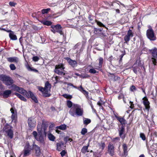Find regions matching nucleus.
Listing matches in <instances>:
<instances>
[{
    "label": "nucleus",
    "mask_w": 157,
    "mask_h": 157,
    "mask_svg": "<svg viewBox=\"0 0 157 157\" xmlns=\"http://www.w3.org/2000/svg\"><path fill=\"white\" fill-rule=\"evenodd\" d=\"M83 111L81 106L77 104H74L72 107L70 109L69 113L72 116L75 115L78 116H82L83 114Z\"/></svg>",
    "instance_id": "1"
},
{
    "label": "nucleus",
    "mask_w": 157,
    "mask_h": 157,
    "mask_svg": "<svg viewBox=\"0 0 157 157\" xmlns=\"http://www.w3.org/2000/svg\"><path fill=\"white\" fill-rule=\"evenodd\" d=\"M0 80L7 86L12 85L14 82L13 80L11 78L3 75H0Z\"/></svg>",
    "instance_id": "2"
},
{
    "label": "nucleus",
    "mask_w": 157,
    "mask_h": 157,
    "mask_svg": "<svg viewBox=\"0 0 157 157\" xmlns=\"http://www.w3.org/2000/svg\"><path fill=\"white\" fill-rule=\"evenodd\" d=\"M13 127L7 124L4 126L3 128V132L10 139L13 137V132L12 130Z\"/></svg>",
    "instance_id": "3"
},
{
    "label": "nucleus",
    "mask_w": 157,
    "mask_h": 157,
    "mask_svg": "<svg viewBox=\"0 0 157 157\" xmlns=\"http://www.w3.org/2000/svg\"><path fill=\"white\" fill-rule=\"evenodd\" d=\"M149 29L146 32L147 37L151 40H156V37L155 36L154 31L150 26H149Z\"/></svg>",
    "instance_id": "4"
},
{
    "label": "nucleus",
    "mask_w": 157,
    "mask_h": 157,
    "mask_svg": "<svg viewBox=\"0 0 157 157\" xmlns=\"http://www.w3.org/2000/svg\"><path fill=\"white\" fill-rule=\"evenodd\" d=\"M51 85L48 82H46L45 86L44 87L46 93H44V97H48L51 96V94L50 93Z\"/></svg>",
    "instance_id": "5"
},
{
    "label": "nucleus",
    "mask_w": 157,
    "mask_h": 157,
    "mask_svg": "<svg viewBox=\"0 0 157 157\" xmlns=\"http://www.w3.org/2000/svg\"><path fill=\"white\" fill-rule=\"evenodd\" d=\"M64 69V67H63V65L59 64L55 66L54 71L55 73L59 75H62L63 74V75H64L65 73L63 72Z\"/></svg>",
    "instance_id": "6"
},
{
    "label": "nucleus",
    "mask_w": 157,
    "mask_h": 157,
    "mask_svg": "<svg viewBox=\"0 0 157 157\" xmlns=\"http://www.w3.org/2000/svg\"><path fill=\"white\" fill-rule=\"evenodd\" d=\"M51 31L55 33L57 32L61 35H63V33L62 31V27L60 25H57L52 26Z\"/></svg>",
    "instance_id": "7"
},
{
    "label": "nucleus",
    "mask_w": 157,
    "mask_h": 157,
    "mask_svg": "<svg viewBox=\"0 0 157 157\" xmlns=\"http://www.w3.org/2000/svg\"><path fill=\"white\" fill-rule=\"evenodd\" d=\"M150 52L151 53L152 56L153 57L151 59V61L155 65H156V60L155 58H157V48H154L150 50Z\"/></svg>",
    "instance_id": "8"
},
{
    "label": "nucleus",
    "mask_w": 157,
    "mask_h": 157,
    "mask_svg": "<svg viewBox=\"0 0 157 157\" xmlns=\"http://www.w3.org/2000/svg\"><path fill=\"white\" fill-rule=\"evenodd\" d=\"M12 87L15 90L18 92L20 93L23 94L24 95H26V96H28V92L22 88H20L15 85H12Z\"/></svg>",
    "instance_id": "9"
},
{
    "label": "nucleus",
    "mask_w": 157,
    "mask_h": 157,
    "mask_svg": "<svg viewBox=\"0 0 157 157\" xmlns=\"http://www.w3.org/2000/svg\"><path fill=\"white\" fill-rule=\"evenodd\" d=\"M133 36V34L132 30L131 29H129L128 31L127 35L124 37V40L125 41L124 43L128 44V41L130 40V38L132 37Z\"/></svg>",
    "instance_id": "10"
},
{
    "label": "nucleus",
    "mask_w": 157,
    "mask_h": 157,
    "mask_svg": "<svg viewBox=\"0 0 157 157\" xmlns=\"http://www.w3.org/2000/svg\"><path fill=\"white\" fill-rule=\"evenodd\" d=\"M65 59L67 61L69 64L73 67L74 68L77 67V63L76 61L73 60L68 57L65 58Z\"/></svg>",
    "instance_id": "11"
},
{
    "label": "nucleus",
    "mask_w": 157,
    "mask_h": 157,
    "mask_svg": "<svg viewBox=\"0 0 157 157\" xmlns=\"http://www.w3.org/2000/svg\"><path fill=\"white\" fill-rule=\"evenodd\" d=\"M28 123L29 127L30 128H33L36 126V121L34 118L31 117L29 118Z\"/></svg>",
    "instance_id": "12"
},
{
    "label": "nucleus",
    "mask_w": 157,
    "mask_h": 157,
    "mask_svg": "<svg viewBox=\"0 0 157 157\" xmlns=\"http://www.w3.org/2000/svg\"><path fill=\"white\" fill-rule=\"evenodd\" d=\"M143 103L144 105L145 109L147 110V111H148L150 108V106L149 105L150 103L148 100V99L147 98L144 97L143 98Z\"/></svg>",
    "instance_id": "13"
},
{
    "label": "nucleus",
    "mask_w": 157,
    "mask_h": 157,
    "mask_svg": "<svg viewBox=\"0 0 157 157\" xmlns=\"http://www.w3.org/2000/svg\"><path fill=\"white\" fill-rule=\"evenodd\" d=\"M27 94V97H30L35 103H37L38 102V101L36 97L31 91H29L28 92Z\"/></svg>",
    "instance_id": "14"
},
{
    "label": "nucleus",
    "mask_w": 157,
    "mask_h": 157,
    "mask_svg": "<svg viewBox=\"0 0 157 157\" xmlns=\"http://www.w3.org/2000/svg\"><path fill=\"white\" fill-rule=\"evenodd\" d=\"M114 146L111 144H109L108 146V151L111 156L114 155Z\"/></svg>",
    "instance_id": "15"
},
{
    "label": "nucleus",
    "mask_w": 157,
    "mask_h": 157,
    "mask_svg": "<svg viewBox=\"0 0 157 157\" xmlns=\"http://www.w3.org/2000/svg\"><path fill=\"white\" fill-rule=\"evenodd\" d=\"M10 111L12 113L11 118L12 121H13L17 117V112L15 109V108H11L10 109Z\"/></svg>",
    "instance_id": "16"
},
{
    "label": "nucleus",
    "mask_w": 157,
    "mask_h": 157,
    "mask_svg": "<svg viewBox=\"0 0 157 157\" xmlns=\"http://www.w3.org/2000/svg\"><path fill=\"white\" fill-rule=\"evenodd\" d=\"M7 61L11 63L14 62L17 63L19 61V59L16 57H10L7 58Z\"/></svg>",
    "instance_id": "17"
},
{
    "label": "nucleus",
    "mask_w": 157,
    "mask_h": 157,
    "mask_svg": "<svg viewBox=\"0 0 157 157\" xmlns=\"http://www.w3.org/2000/svg\"><path fill=\"white\" fill-rule=\"evenodd\" d=\"M34 149L35 151L36 155L39 156L40 153V147L36 144H33V148Z\"/></svg>",
    "instance_id": "18"
},
{
    "label": "nucleus",
    "mask_w": 157,
    "mask_h": 157,
    "mask_svg": "<svg viewBox=\"0 0 157 157\" xmlns=\"http://www.w3.org/2000/svg\"><path fill=\"white\" fill-rule=\"evenodd\" d=\"M36 140L40 142L43 144H44V138L43 136L42 135L41 133H39L38 134V136L36 139Z\"/></svg>",
    "instance_id": "19"
},
{
    "label": "nucleus",
    "mask_w": 157,
    "mask_h": 157,
    "mask_svg": "<svg viewBox=\"0 0 157 157\" xmlns=\"http://www.w3.org/2000/svg\"><path fill=\"white\" fill-rule=\"evenodd\" d=\"M119 131V135L122 139H124L125 137V135L124 134L125 130L124 126L122 125Z\"/></svg>",
    "instance_id": "20"
},
{
    "label": "nucleus",
    "mask_w": 157,
    "mask_h": 157,
    "mask_svg": "<svg viewBox=\"0 0 157 157\" xmlns=\"http://www.w3.org/2000/svg\"><path fill=\"white\" fill-rule=\"evenodd\" d=\"M136 66H135V64H134L132 67V70L133 72L136 74H137L138 72H140V65L139 64H138V66H136Z\"/></svg>",
    "instance_id": "21"
},
{
    "label": "nucleus",
    "mask_w": 157,
    "mask_h": 157,
    "mask_svg": "<svg viewBox=\"0 0 157 157\" xmlns=\"http://www.w3.org/2000/svg\"><path fill=\"white\" fill-rule=\"evenodd\" d=\"M117 119L121 123L122 125L124 126L126 123V120L123 117H120L116 116Z\"/></svg>",
    "instance_id": "22"
},
{
    "label": "nucleus",
    "mask_w": 157,
    "mask_h": 157,
    "mask_svg": "<svg viewBox=\"0 0 157 157\" xmlns=\"http://www.w3.org/2000/svg\"><path fill=\"white\" fill-rule=\"evenodd\" d=\"M122 147L123 150V153L122 154V156H125L128 155L127 146L126 144H123L122 145Z\"/></svg>",
    "instance_id": "23"
},
{
    "label": "nucleus",
    "mask_w": 157,
    "mask_h": 157,
    "mask_svg": "<svg viewBox=\"0 0 157 157\" xmlns=\"http://www.w3.org/2000/svg\"><path fill=\"white\" fill-rule=\"evenodd\" d=\"M103 59L102 57H100L99 59V64L98 66H95V68L98 70L101 68L102 67V64L103 63Z\"/></svg>",
    "instance_id": "24"
},
{
    "label": "nucleus",
    "mask_w": 157,
    "mask_h": 157,
    "mask_svg": "<svg viewBox=\"0 0 157 157\" xmlns=\"http://www.w3.org/2000/svg\"><path fill=\"white\" fill-rule=\"evenodd\" d=\"M64 143L60 142L56 144L57 149L59 151H61L63 148L64 147Z\"/></svg>",
    "instance_id": "25"
},
{
    "label": "nucleus",
    "mask_w": 157,
    "mask_h": 157,
    "mask_svg": "<svg viewBox=\"0 0 157 157\" xmlns=\"http://www.w3.org/2000/svg\"><path fill=\"white\" fill-rule=\"evenodd\" d=\"M11 93V90H6L4 91L3 96L7 98Z\"/></svg>",
    "instance_id": "26"
},
{
    "label": "nucleus",
    "mask_w": 157,
    "mask_h": 157,
    "mask_svg": "<svg viewBox=\"0 0 157 157\" xmlns=\"http://www.w3.org/2000/svg\"><path fill=\"white\" fill-rule=\"evenodd\" d=\"M9 36L10 39L11 40H17V37L16 35L14 34L13 32L10 33L9 34Z\"/></svg>",
    "instance_id": "27"
},
{
    "label": "nucleus",
    "mask_w": 157,
    "mask_h": 157,
    "mask_svg": "<svg viewBox=\"0 0 157 157\" xmlns=\"http://www.w3.org/2000/svg\"><path fill=\"white\" fill-rule=\"evenodd\" d=\"M31 150L28 149H25L24 150V157L29 156L30 154Z\"/></svg>",
    "instance_id": "28"
},
{
    "label": "nucleus",
    "mask_w": 157,
    "mask_h": 157,
    "mask_svg": "<svg viewBox=\"0 0 157 157\" xmlns=\"http://www.w3.org/2000/svg\"><path fill=\"white\" fill-rule=\"evenodd\" d=\"M102 28L97 29L94 28V33L95 34H97L99 36V34L101 33V31H102Z\"/></svg>",
    "instance_id": "29"
},
{
    "label": "nucleus",
    "mask_w": 157,
    "mask_h": 157,
    "mask_svg": "<svg viewBox=\"0 0 157 157\" xmlns=\"http://www.w3.org/2000/svg\"><path fill=\"white\" fill-rule=\"evenodd\" d=\"M14 94L16 95L18 98H19L21 100L24 101H26V99L23 96L21 95L20 94L17 93H15Z\"/></svg>",
    "instance_id": "30"
},
{
    "label": "nucleus",
    "mask_w": 157,
    "mask_h": 157,
    "mask_svg": "<svg viewBox=\"0 0 157 157\" xmlns=\"http://www.w3.org/2000/svg\"><path fill=\"white\" fill-rule=\"evenodd\" d=\"M98 144L100 148H101V149L102 150L104 149L105 147V144L104 142H101V143H98Z\"/></svg>",
    "instance_id": "31"
},
{
    "label": "nucleus",
    "mask_w": 157,
    "mask_h": 157,
    "mask_svg": "<svg viewBox=\"0 0 157 157\" xmlns=\"http://www.w3.org/2000/svg\"><path fill=\"white\" fill-rule=\"evenodd\" d=\"M67 126L65 124H62L59 126H57L56 128L62 130H64L66 129Z\"/></svg>",
    "instance_id": "32"
},
{
    "label": "nucleus",
    "mask_w": 157,
    "mask_h": 157,
    "mask_svg": "<svg viewBox=\"0 0 157 157\" xmlns=\"http://www.w3.org/2000/svg\"><path fill=\"white\" fill-rule=\"evenodd\" d=\"M78 90L82 92L84 94H88V93L85 90L82 86H81L78 88Z\"/></svg>",
    "instance_id": "33"
},
{
    "label": "nucleus",
    "mask_w": 157,
    "mask_h": 157,
    "mask_svg": "<svg viewBox=\"0 0 157 157\" xmlns=\"http://www.w3.org/2000/svg\"><path fill=\"white\" fill-rule=\"evenodd\" d=\"M120 140V138L119 137H117L113 139L112 142L115 144H117V143H119Z\"/></svg>",
    "instance_id": "34"
},
{
    "label": "nucleus",
    "mask_w": 157,
    "mask_h": 157,
    "mask_svg": "<svg viewBox=\"0 0 157 157\" xmlns=\"http://www.w3.org/2000/svg\"><path fill=\"white\" fill-rule=\"evenodd\" d=\"M48 138L50 140L52 141H54L55 139V137L52 134H49L48 135Z\"/></svg>",
    "instance_id": "35"
},
{
    "label": "nucleus",
    "mask_w": 157,
    "mask_h": 157,
    "mask_svg": "<svg viewBox=\"0 0 157 157\" xmlns=\"http://www.w3.org/2000/svg\"><path fill=\"white\" fill-rule=\"evenodd\" d=\"M88 146H84L82 147L81 149V152L85 154L86 153V152L87 151V150H88Z\"/></svg>",
    "instance_id": "36"
},
{
    "label": "nucleus",
    "mask_w": 157,
    "mask_h": 157,
    "mask_svg": "<svg viewBox=\"0 0 157 157\" xmlns=\"http://www.w3.org/2000/svg\"><path fill=\"white\" fill-rule=\"evenodd\" d=\"M38 90L42 92L43 96L44 97V93L45 92L46 93L44 89V88H43L41 86H38Z\"/></svg>",
    "instance_id": "37"
},
{
    "label": "nucleus",
    "mask_w": 157,
    "mask_h": 157,
    "mask_svg": "<svg viewBox=\"0 0 157 157\" xmlns=\"http://www.w3.org/2000/svg\"><path fill=\"white\" fill-rule=\"evenodd\" d=\"M63 96L67 99H71L72 98V96L71 95L67 94H64L63 95Z\"/></svg>",
    "instance_id": "38"
},
{
    "label": "nucleus",
    "mask_w": 157,
    "mask_h": 157,
    "mask_svg": "<svg viewBox=\"0 0 157 157\" xmlns=\"http://www.w3.org/2000/svg\"><path fill=\"white\" fill-rule=\"evenodd\" d=\"M50 10V8H47V9H43L41 10V12L42 14L47 13H48L49 11Z\"/></svg>",
    "instance_id": "39"
},
{
    "label": "nucleus",
    "mask_w": 157,
    "mask_h": 157,
    "mask_svg": "<svg viewBox=\"0 0 157 157\" xmlns=\"http://www.w3.org/2000/svg\"><path fill=\"white\" fill-rule=\"evenodd\" d=\"M87 132V129L86 128H84L82 129L81 133L82 135H84Z\"/></svg>",
    "instance_id": "40"
},
{
    "label": "nucleus",
    "mask_w": 157,
    "mask_h": 157,
    "mask_svg": "<svg viewBox=\"0 0 157 157\" xmlns=\"http://www.w3.org/2000/svg\"><path fill=\"white\" fill-rule=\"evenodd\" d=\"M43 24L44 25L49 26L51 25L52 22L49 21H47L43 22Z\"/></svg>",
    "instance_id": "41"
},
{
    "label": "nucleus",
    "mask_w": 157,
    "mask_h": 157,
    "mask_svg": "<svg viewBox=\"0 0 157 157\" xmlns=\"http://www.w3.org/2000/svg\"><path fill=\"white\" fill-rule=\"evenodd\" d=\"M91 121V120L90 119H86L84 121L83 123L87 125L88 124L90 123Z\"/></svg>",
    "instance_id": "42"
},
{
    "label": "nucleus",
    "mask_w": 157,
    "mask_h": 157,
    "mask_svg": "<svg viewBox=\"0 0 157 157\" xmlns=\"http://www.w3.org/2000/svg\"><path fill=\"white\" fill-rule=\"evenodd\" d=\"M67 104L68 107L69 108H70L72 106H73V105H72V102L70 101H67Z\"/></svg>",
    "instance_id": "43"
},
{
    "label": "nucleus",
    "mask_w": 157,
    "mask_h": 157,
    "mask_svg": "<svg viewBox=\"0 0 157 157\" xmlns=\"http://www.w3.org/2000/svg\"><path fill=\"white\" fill-rule=\"evenodd\" d=\"M109 77V79L111 80L114 81V77L115 75L113 74H111L109 73L108 75Z\"/></svg>",
    "instance_id": "44"
},
{
    "label": "nucleus",
    "mask_w": 157,
    "mask_h": 157,
    "mask_svg": "<svg viewBox=\"0 0 157 157\" xmlns=\"http://www.w3.org/2000/svg\"><path fill=\"white\" fill-rule=\"evenodd\" d=\"M25 149H28L30 150H32L33 148H31L29 144V142H27Z\"/></svg>",
    "instance_id": "45"
},
{
    "label": "nucleus",
    "mask_w": 157,
    "mask_h": 157,
    "mask_svg": "<svg viewBox=\"0 0 157 157\" xmlns=\"http://www.w3.org/2000/svg\"><path fill=\"white\" fill-rule=\"evenodd\" d=\"M10 67L12 70H14L16 69V67L13 64H10Z\"/></svg>",
    "instance_id": "46"
},
{
    "label": "nucleus",
    "mask_w": 157,
    "mask_h": 157,
    "mask_svg": "<svg viewBox=\"0 0 157 157\" xmlns=\"http://www.w3.org/2000/svg\"><path fill=\"white\" fill-rule=\"evenodd\" d=\"M140 137L142 138V140H144L146 139L145 136L144 134L143 133H140Z\"/></svg>",
    "instance_id": "47"
},
{
    "label": "nucleus",
    "mask_w": 157,
    "mask_h": 157,
    "mask_svg": "<svg viewBox=\"0 0 157 157\" xmlns=\"http://www.w3.org/2000/svg\"><path fill=\"white\" fill-rule=\"evenodd\" d=\"M89 72L92 74H95L97 72V71L94 69H90L89 70Z\"/></svg>",
    "instance_id": "48"
},
{
    "label": "nucleus",
    "mask_w": 157,
    "mask_h": 157,
    "mask_svg": "<svg viewBox=\"0 0 157 157\" xmlns=\"http://www.w3.org/2000/svg\"><path fill=\"white\" fill-rule=\"evenodd\" d=\"M16 4V3L13 2H9V5L11 6H15Z\"/></svg>",
    "instance_id": "49"
},
{
    "label": "nucleus",
    "mask_w": 157,
    "mask_h": 157,
    "mask_svg": "<svg viewBox=\"0 0 157 157\" xmlns=\"http://www.w3.org/2000/svg\"><path fill=\"white\" fill-rule=\"evenodd\" d=\"M90 77V75L87 74H82V78H88Z\"/></svg>",
    "instance_id": "50"
},
{
    "label": "nucleus",
    "mask_w": 157,
    "mask_h": 157,
    "mask_svg": "<svg viewBox=\"0 0 157 157\" xmlns=\"http://www.w3.org/2000/svg\"><path fill=\"white\" fill-rule=\"evenodd\" d=\"M33 134L35 137V138L36 139V137L38 136V134L36 132L34 131L33 132Z\"/></svg>",
    "instance_id": "51"
},
{
    "label": "nucleus",
    "mask_w": 157,
    "mask_h": 157,
    "mask_svg": "<svg viewBox=\"0 0 157 157\" xmlns=\"http://www.w3.org/2000/svg\"><path fill=\"white\" fill-rule=\"evenodd\" d=\"M97 25L100 26L101 27H105L104 25L101 22L99 21H97Z\"/></svg>",
    "instance_id": "52"
},
{
    "label": "nucleus",
    "mask_w": 157,
    "mask_h": 157,
    "mask_svg": "<svg viewBox=\"0 0 157 157\" xmlns=\"http://www.w3.org/2000/svg\"><path fill=\"white\" fill-rule=\"evenodd\" d=\"M101 36V37H105V36H107L105 34V33H104L102 31H101V33L100 34H99V36Z\"/></svg>",
    "instance_id": "53"
},
{
    "label": "nucleus",
    "mask_w": 157,
    "mask_h": 157,
    "mask_svg": "<svg viewBox=\"0 0 157 157\" xmlns=\"http://www.w3.org/2000/svg\"><path fill=\"white\" fill-rule=\"evenodd\" d=\"M28 69L31 71H34L35 72H38V71L37 70L35 69H32V68H31V67H29L28 68Z\"/></svg>",
    "instance_id": "54"
},
{
    "label": "nucleus",
    "mask_w": 157,
    "mask_h": 157,
    "mask_svg": "<svg viewBox=\"0 0 157 157\" xmlns=\"http://www.w3.org/2000/svg\"><path fill=\"white\" fill-rule=\"evenodd\" d=\"M66 153V152L65 150H63L60 153V154L61 155V156L62 157H63L64 155H65Z\"/></svg>",
    "instance_id": "55"
},
{
    "label": "nucleus",
    "mask_w": 157,
    "mask_h": 157,
    "mask_svg": "<svg viewBox=\"0 0 157 157\" xmlns=\"http://www.w3.org/2000/svg\"><path fill=\"white\" fill-rule=\"evenodd\" d=\"M130 89L132 91H133L136 90V87L132 85Z\"/></svg>",
    "instance_id": "56"
},
{
    "label": "nucleus",
    "mask_w": 157,
    "mask_h": 157,
    "mask_svg": "<svg viewBox=\"0 0 157 157\" xmlns=\"http://www.w3.org/2000/svg\"><path fill=\"white\" fill-rule=\"evenodd\" d=\"M124 54H122L121 55H120V59L119 60V63H120L121 62H122V58L124 56Z\"/></svg>",
    "instance_id": "57"
},
{
    "label": "nucleus",
    "mask_w": 157,
    "mask_h": 157,
    "mask_svg": "<svg viewBox=\"0 0 157 157\" xmlns=\"http://www.w3.org/2000/svg\"><path fill=\"white\" fill-rule=\"evenodd\" d=\"M39 58L37 56H34L33 58V60L35 61H37L39 60Z\"/></svg>",
    "instance_id": "58"
},
{
    "label": "nucleus",
    "mask_w": 157,
    "mask_h": 157,
    "mask_svg": "<svg viewBox=\"0 0 157 157\" xmlns=\"http://www.w3.org/2000/svg\"><path fill=\"white\" fill-rule=\"evenodd\" d=\"M120 78L117 76H115L114 77V81H116L118 80Z\"/></svg>",
    "instance_id": "59"
},
{
    "label": "nucleus",
    "mask_w": 157,
    "mask_h": 157,
    "mask_svg": "<svg viewBox=\"0 0 157 157\" xmlns=\"http://www.w3.org/2000/svg\"><path fill=\"white\" fill-rule=\"evenodd\" d=\"M102 102V100H100V101H98V102L97 105H98L99 106H101L102 105V103H101V102Z\"/></svg>",
    "instance_id": "60"
},
{
    "label": "nucleus",
    "mask_w": 157,
    "mask_h": 157,
    "mask_svg": "<svg viewBox=\"0 0 157 157\" xmlns=\"http://www.w3.org/2000/svg\"><path fill=\"white\" fill-rule=\"evenodd\" d=\"M123 98H124V97L122 95H120L118 97V98L119 99H121L122 98H123Z\"/></svg>",
    "instance_id": "61"
},
{
    "label": "nucleus",
    "mask_w": 157,
    "mask_h": 157,
    "mask_svg": "<svg viewBox=\"0 0 157 157\" xmlns=\"http://www.w3.org/2000/svg\"><path fill=\"white\" fill-rule=\"evenodd\" d=\"M130 103H131V105H130V107L132 109L133 107H134V104H133V102H132L131 101H130Z\"/></svg>",
    "instance_id": "62"
},
{
    "label": "nucleus",
    "mask_w": 157,
    "mask_h": 157,
    "mask_svg": "<svg viewBox=\"0 0 157 157\" xmlns=\"http://www.w3.org/2000/svg\"><path fill=\"white\" fill-rule=\"evenodd\" d=\"M68 139H69V138H68V137H65L64 138V140L65 142H67L68 141Z\"/></svg>",
    "instance_id": "63"
},
{
    "label": "nucleus",
    "mask_w": 157,
    "mask_h": 157,
    "mask_svg": "<svg viewBox=\"0 0 157 157\" xmlns=\"http://www.w3.org/2000/svg\"><path fill=\"white\" fill-rule=\"evenodd\" d=\"M151 94L153 95V96L155 98L156 97V96L157 95V91H156V93H155V95H154L153 92L151 93Z\"/></svg>",
    "instance_id": "64"
}]
</instances>
